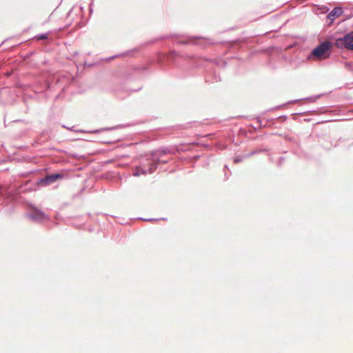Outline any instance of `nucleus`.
<instances>
[{
	"label": "nucleus",
	"instance_id": "4",
	"mask_svg": "<svg viewBox=\"0 0 353 353\" xmlns=\"http://www.w3.org/2000/svg\"><path fill=\"white\" fill-rule=\"evenodd\" d=\"M158 163L157 162H152L150 163V167L146 169L145 168L138 167L136 168V171L134 174V176H139L140 174H147L148 173H152L153 172L157 165Z\"/></svg>",
	"mask_w": 353,
	"mask_h": 353
},
{
	"label": "nucleus",
	"instance_id": "2",
	"mask_svg": "<svg viewBox=\"0 0 353 353\" xmlns=\"http://www.w3.org/2000/svg\"><path fill=\"white\" fill-rule=\"evenodd\" d=\"M334 44L339 48H345L348 50H353V31L343 38L337 39Z\"/></svg>",
	"mask_w": 353,
	"mask_h": 353
},
{
	"label": "nucleus",
	"instance_id": "1",
	"mask_svg": "<svg viewBox=\"0 0 353 353\" xmlns=\"http://www.w3.org/2000/svg\"><path fill=\"white\" fill-rule=\"evenodd\" d=\"M332 46V43L330 41L323 42L312 50L310 59L321 60L327 58L330 56V50Z\"/></svg>",
	"mask_w": 353,
	"mask_h": 353
},
{
	"label": "nucleus",
	"instance_id": "6",
	"mask_svg": "<svg viewBox=\"0 0 353 353\" xmlns=\"http://www.w3.org/2000/svg\"><path fill=\"white\" fill-rule=\"evenodd\" d=\"M47 38H48V37L46 34H42V35L38 37L39 40L45 39Z\"/></svg>",
	"mask_w": 353,
	"mask_h": 353
},
{
	"label": "nucleus",
	"instance_id": "3",
	"mask_svg": "<svg viewBox=\"0 0 353 353\" xmlns=\"http://www.w3.org/2000/svg\"><path fill=\"white\" fill-rule=\"evenodd\" d=\"M64 177L63 174H52L47 175L46 177L40 180V183L46 185H50L59 179H62Z\"/></svg>",
	"mask_w": 353,
	"mask_h": 353
},
{
	"label": "nucleus",
	"instance_id": "5",
	"mask_svg": "<svg viewBox=\"0 0 353 353\" xmlns=\"http://www.w3.org/2000/svg\"><path fill=\"white\" fill-rule=\"evenodd\" d=\"M343 13V10L341 7L334 8L331 12L328 14L327 17L332 21L340 17Z\"/></svg>",
	"mask_w": 353,
	"mask_h": 353
}]
</instances>
